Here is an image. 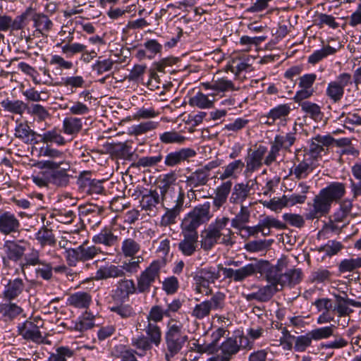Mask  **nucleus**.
<instances>
[{"instance_id": "obj_48", "label": "nucleus", "mask_w": 361, "mask_h": 361, "mask_svg": "<svg viewBox=\"0 0 361 361\" xmlns=\"http://www.w3.org/2000/svg\"><path fill=\"white\" fill-rule=\"evenodd\" d=\"M249 194L243 183H236L233 188L229 201L233 204H242L247 199Z\"/></svg>"}, {"instance_id": "obj_31", "label": "nucleus", "mask_w": 361, "mask_h": 361, "mask_svg": "<svg viewBox=\"0 0 361 361\" xmlns=\"http://www.w3.org/2000/svg\"><path fill=\"white\" fill-rule=\"evenodd\" d=\"M147 192L142 195L140 204L142 209L145 211L152 212L160 203V195L157 190L145 189Z\"/></svg>"}, {"instance_id": "obj_4", "label": "nucleus", "mask_w": 361, "mask_h": 361, "mask_svg": "<svg viewBox=\"0 0 361 361\" xmlns=\"http://www.w3.org/2000/svg\"><path fill=\"white\" fill-rule=\"evenodd\" d=\"M248 336L241 334L238 336L227 338L219 347V353L209 357L206 361H231L240 352V349L250 350L253 341Z\"/></svg>"}, {"instance_id": "obj_61", "label": "nucleus", "mask_w": 361, "mask_h": 361, "mask_svg": "<svg viewBox=\"0 0 361 361\" xmlns=\"http://www.w3.org/2000/svg\"><path fill=\"white\" fill-rule=\"evenodd\" d=\"M74 351L68 346H60L50 355L48 361H67V358L72 357Z\"/></svg>"}, {"instance_id": "obj_33", "label": "nucleus", "mask_w": 361, "mask_h": 361, "mask_svg": "<svg viewBox=\"0 0 361 361\" xmlns=\"http://www.w3.org/2000/svg\"><path fill=\"white\" fill-rule=\"evenodd\" d=\"M34 27L36 28L35 32L42 35V36L47 37L49 32L53 26L52 21L47 16L43 13H37L32 18Z\"/></svg>"}, {"instance_id": "obj_64", "label": "nucleus", "mask_w": 361, "mask_h": 361, "mask_svg": "<svg viewBox=\"0 0 361 361\" xmlns=\"http://www.w3.org/2000/svg\"><path fill=\"white\" fill-rule=\"evenodd\" d=\"M113 152L118 157L125 159H131L133 154L132 147L128 142L115 145L113 147Z\"/></svg>"}, {"instance_id": "obj_53", "label": "nucleus", "mask_w": 361, "mask_h": 361, "mask_svg": "<svg viewBox=\"0 0 361 361\" xmlns=\"http://www.w3.org/2000/svg\"><path fill=\"white\" fill-rule=\"evenodd\" d=\"M361 267V257L344 259L338 265L340 274L354 271Z\"/></svg>"}, {"instance_id": "obj_13", "label": "nucleus", "mask_w": 361, "mask_h": 361, "mask_svg": "<svg viewBox=\"0 0 361 361\" xmlns=\"http://www.w3.org/2000/svg\"><path fill=\"white\" fill-rule=\"evenodd\" d=\"M29 246V243L25 240H8L4 244V252L6 258L12 262L20 261Z\"/></svg>"}, {"instance_id": "obj_36", "label": "nucleus", "mask_w": 361, "mask_h": 361, "mask_svg": "<svg viewBox=\"0 0 361 361\" xmlns=\"http://www.w3.org/2000/svg\"><path fill=\"white\" fill-rule=\"evenodd\" d=\"M19 334L22 335L23 338L35 342H37L42 338V334L39 327L32 322L24 323L23 326L19 329Z\"/></svg>"}, {"instance_id": "obj_10", "label": "nucleus", "mask_w": 361, "mask_h": 361, "mask_svg": "<svg viewBox=\"0 0 361 361\" xmlns=\"http://www.w3.org/2000/svg\"><path fill=\"white\" fill-rule=\"evenodd\" d=\"M102 252L101 249L95 245H88L87 242L75 248H69L66 250V259L70 266H75L79 261L87 262L94 258Z\"/></svg>"}, {"instance_id": "obj_49", "label": "nucleus", "mask_w": 361, "mask_h": 361, "mask_svg": "<svg viewBox=\"0 0 361 361\" xmlns=\"http://www.w3.org/2000/svg\"><path fill=\"white\" fill-rule=\"evenodd\" d=\"M81 118L76 117H67L63 121V130L64 133L73 135L78 133L82 129Z\"/></svg>"}, {"instance_id": "obj_30", "label": "nucleus", "mask_w": 361, "mask_h": 361, "mask_svg": "<svg viewBox=\"0 0 361 361\" xmlns=\"http://www.w3.org/2000/svg\"><path fill=\"white\" fill-rule=\"evenodd\" d=\"M24 288L25 284L23 279L20 278L10 279L5 286L4 296L9 300H13L23 293Z\"/></svg>"}, {"instance_id": "obj_42", "label": "nucleus", "mask_w": 361, "mask_h": 361, "mask_svg": "<svg viewBox=\"0 0 361 361\" xmlns=\"http://www.w3.org/2000/svg\"><path fill=\"white\" fill-rule=\"evenodd\" d=\"M49 110V108L44 107L39 104H31L27 105V113L37 122H42L51 118Z\"/></svg>"}, {"instance_id": "obj_25", "label": "nucleus", "mask_w": 361, "mask_h": 361, "mask_svg": "<svg viewBox=\"0 0 361 361\" xmlns=\"http://www.w3.org/2000/svg\"><path fill=\"white\" fill-rule=\"evenodd\" d=\"M92 241L95 244H102L111 247L118 243V236L115 235L111 227H104L99 233L92 237Z\"/></svg>"}, {"instance_id": "obj_55", "label": "nucleus", "mask_w": 361, "mask_h": 361, "mask_svg": "<svg viewBox=\"0 0 361 361\" xmlns=\"http://www.w3.org/2000/svg\"><path fill=\"white\" fill-rule=\"evenodd\" d=\"M336 49L327 45L319 50L314 51L309 57L308 62L311 64H316L323 59L336 52Z\"/></svg>"}, {"instance_id": "obj_38", "label": "nucleus", "mask_w": 361, "mask_h": 361, "mask_svg": "<svg viewBox=\"0 0 361 361\" xmlns=\"http://www.w3.org/2000/svg\"><path fill=\"white\" fill-rule=\"evenodd\" d=\"M93 173L91 171H82L78 178L77 184L80 192L87 194L91 192L97 179L92 178Z\"/></svg>"}, {"instance_id": "obj_12", "label": "nucleus", "mask_w": 361, "mask_h": 361, "mask_svg": "<svg viewBox=\"0 0 361 361\" xmlns=\"http://www.w3.org/2000/svg\"><path fill=\"white\" fill-rule=\"evenodd\" d=\"M196 152L192 148L183 147L169 152L164 157V165L166 167L178 166L185 162H189L191 158L196 156Z\"/></svg>"}, {"instance_id": "obj_40", "label": "nucleus", "mask_w": 361, "mask_h": 361, "mask_svg": "<svg viewBox=\"0 0 361 361\" xmlns=\"http://www.w3.org/2000/svg\"><path fill=\"white\" fill-rule=\"evenodd\" d=\"M0 104L4 111L19 115H23L27 111L28 105L21 100H11L8 98L3 100Z\"/></svg>"}, {"instance_id": "obj_46", "label": "nucleus", "mask_w": 361, "mask_h": 361, "mask_svg": "<svg viewBox=\"0 0 361 361\" xmlns=\"http://www.w3.org/2000/svg\"><path fill=\"white\" fill-rule=\"evenodd\" d=\"M140 243L134 238L124 239L121 245V252L126 257H134L140 250Z\"/></svg>"}, {"instance_id": "obj_56", "label": "nucleus", "mask_w": 361, "mask_h": 361, "mask_svg": "<svg viewBox=\"0 0 361 361\" xmlns=\"http://www.w3.org/2000/svg\"><path fill=\"white\" fill-rule=\"evenodd\" d=\"M294 341V350L295 352L302 353L312 345L313 339L312 338L310 332L308 331L304 335L295 336Z\"/></svg>"}, {"instance_id": "obj_1", "label": "nucleus", "mask_w": 361, "mask_h": 361, "mask_svg": "<svg viewBox=\"0 0 361 361\" xmlns=\"http://www.w3.org/2000/svg\"><path fill=\"white\" fill-rule=\"evenodd\" d=\"M210 208L209 202L198 204L183 219L180 228L183 238L179 242L178 247L184 256H192L196 252L198 242L197 228L212 218Z\"/></svg>"}, {"instance_id": "obj_18", "label": "nucleus", "mask_w": 361, "mask_h": 361, "mask_svg": "<svg viewBox=\"0 0 361 361\" xmlns=\"http://www.w3.org/2000/svg\"><path fill=\"white\" fill-rule=\"evenodd\" d=\"M138 294L135 283L133 279H121L116 284V288L113 290L112 297L114 300H126L129 296Z\"/></svg>"}, {"instance_id": "obj_26", "label": "nucleus", "mask_w": 361, "mask_h": 361, "mask_svg": "<svg viewBox=\"0 0 361 361\" xmlns=\"http://www.w3.org/2000/svg\"><path fill=\"white\" fill-rule=\"evenodd\" d=\"M279 290V288L269 284L260 288L257 292L248 294L246 296V299L248 301L255 300L261 302H268L271 300L274 293Z\"/></svg>"}, {"instance_id": "obj_29", "label": "nucleus", "mask_w": 361, "mask_h": 361, "mask_svg": "<svg viewBox=\"0 0 361 361\" xmlns=\"http://www.w3.org/2000/svg\"><path fill=\"white\" fill-rule=\"evenodd\" d=\"M215 96L216 94H204L199 91L189 99L188 104L191 106H197L200 109H210L213 107Z\"/></svg>"}, {"instance_id": "obj_52", "label": "nucleus", "mask_w": 361, "mask_h": 361, "mask_svg": "<svg viewBox=\"0 0 361 361\" xmlns=\"http://www.w3.org/2000/svg\"><path fill=\"white\" fill-rule=\"evenodd\" d=\"M113 355L121 358V361H138L136 357V352L132 348H127L125 345H116L113 351Z\"/></svg>"}, {"instance_id": "obj_23", "label": "nucleus", "mask_w": 361, "mask_h": 361, "mask_svg": "<svg viewBox=\"0 0 361 361\" xmlns=\"http://www.w3.org/2000/svg\"><path fill=\"white\" fill-rule=\"evenodd\" d=\"M209 180V174H207V171L198 169L187 176L185 182L186 185L190 188L189 192L194 193V188L207 185Z\"/></svg>"}, {"instance_id": "obj_35", "label": "nucleus", "mask_w": 361, "mask_h": 361, "mask_svg": "<svg viewBox=\"0 0 361 361\" xmlns=\"http://www.w3.org/2000/svg\"><path fill=\"white\" fill-rule=\"evenodd\" d=\"M35 238L42 247H53L56 243V239L53 231L44 225L35 234Z\"/></svg>"}, {"instance_id": "obj_60", "label": "nucleus", "mask_w": 361, "mask_h": 361, "mask_svg": "<svg viewBox=\"0 0 361 361\" xmlns=\"http://www.w3.org/2000/svg\"><path fill=\"white\" fill-rule=\"evenodd\" d=\"M3 317L12 320L23 312V309L15 303L3 304L0 307Z\"/></svg>"}, {"instance_id": "obj_37", "label": "nucleus", "mask_w": 361, "mask_h": 361, "mask_svg": "<svg viewBox=\"0 0 361 361\" xmlns=\"http://www.w3.org/2000/svg\"><path fill=\"white\" fill-rule=\"evenodd\" d=\"M245 167V163L241 159L235 160L224 166V172L220 174L219 179L225 180L229 178H236Z\"/></svg>"}, {"instance_id": "obj_8", "label": "nucleus", "mask_w": 361, "mask_h": 361, "mask_svg": "<svg viewBox=\"0 0 361 361\" xmlns=\"http://www.w3.org/2000/svg\"><path fill=\"white\" fill-rule=\"evenodd\" d=\"M219 278V271L214 267L202 268L192 276L194 290L197 293H204L209 296L212 294L210 284L214 283Z\"/></svg>"}, {"instance_id": "obj_43", "label": "nucleus", "mask_w": 361, "mask_h": 361, "mask_svg": "<svg viewBox=\"0 0 361 361\" xmlns=\"http://www.w3.org/2000/svg\"><path fill=\"white\" fill-rule=\"evenodd\" d=\"M250 212L247 207L241 205L240 212L231 220V226L239 231H243L250 221Z\"/></svg>"}, {"instance_id": "obj_21", "label": "nucleus", "mask_w": 361, "mask_h": 361, "mask_svg": "<svg viewBox=\"0 0 361 361\" xmlns=\"http://www.w3.org/2000/svg\"><path fill=\"white\" fill-rule=\"evenodd\" d=\"M221 235L222 233H219L212 226H208L200 235L202 248L205 251L212 250L216 244L219 243Z\"/></svg>"}, {"instance_id": "obj_16", "label": "nucleus", "mask_w": 361, "mask_h": 361, "mask_svg": "<svg viewBox=\"0 0 361 361\" xmlns=\"http://www.w3.org/2000/svg\"><path fill=\"white\" fill-rule=\"evenodd\" d=\"M267 152V147L262 145L256 147L254 150L249 149L245 158L246 172L252 173L260 169L264 164L263 159Z\"/></svg>"}, {"instance_id": "obj_57", "label": "nucleus", "mask_w": 361, "mask_h": 361, "mask_svg": "<svg viewBox=\"0 0 361 361\" xmlns=\"http://www.w3.org/2000/svg\"><path fill=\"white\" fill-rule=\"evenodd\" d=\"M344 247L343 245L338 241L330 240L328 242L317 248L319 252H324L328 257L337 255Z\"/></svg>"}, {"instance_id": "obj_28", "label": "nucleus", "mask_w": 361, "mask_h": 361, "mask_svg": "<svg viewBox=\"0 0 361 361\" xmlns=\"http://www.w3.org/2000/svg\"><path fill=\"white\" fill-rule=\"evenodd\" d=\"M131 345L134 348L133 350L136 352V355L140 357L146 356L148 353L151 352L153 347V344L142 334L133 337L131 340Z\"/></svg>"}, {"instance_id": "obj_24", "label": "nucleus", "mask_w": 361, "mask_h": 361, "mask_svg": "<svg viewBox=\"0 0 361 361\" xmlns=\"http://www.w3.org/2000/svg\"><path fill=\"white\" fill-rule=\"evenodd\" d=\"M14 135L16 138L21 140L25 144L32 145L38 143V141L36 140L35 138L37 135V133L30 129V126L26 123L17 124Z\"/></svg>"}, {"instance_id": "obj_34", "label": "nucleus", "mask_w": 361, "mask_h": 361, "mask_svg": "<svg viewBox=\"0 0 361 361\" xmlns=\"http://www.w3.org/2000/svg\"><path fill=\"white\" fill-rule=\"evenodd\" d=\"M37 135L40 137L39 142L47 144H56L58 146H63L66 144L65 138L61 135V131L58 128H53L50 130H47L42 135Z\"/></svg>"}, {"instance_id": "obj_45", "label": "nucleus", "mask_w": 361, "mask_h": 361, "mask_svg": "<svg viewBox=\"0 0 361 361\" xmlns=\"http://www.w3.org/2000/svg\"><path fill=\"white\" fill-rule=\"evenodd\" d=\"M260 259L250 263L237 269V282L243 281L247 277L260 273Z\"/></svg>"}, {"instance_id": "obj_51", "label": "nucleus", "mask_w": 361, "mask_h": 361, "mask_svg": "<svg viewBox=\"0 0 361 361\" xmlns=\"http://www.w3.org/2000/svg\"><path fill=\"white\" fill-rule=\"evenodd\" d=\"M111 312L116 313L122 319H128L135 315V312L133 307L129 304H114L109 306Z\"/></svg>"}, {"instance_id": "obj_7", "label": "nucleus", "mask_w": 361, "mask_h": 361, "mask_svg": "<svg viewBox=\"0 0 361 361\" xmlns=\"http://www.w3.org/2000/svg\"><path fill=\"white\" fill-rule=\"evenodd\" d=\"M165 306L161 305H154L150 308L147 315V323L157 324L163 321L164 317L169 318V320L176 319L173 316L178 313L181 309L183 300L179 298H173L169 300L166 298H164Z\"/></svg>"}, {"instance_id": "obj_63", "label": "nucleus", "mask_w": 361, "mask_h": 361, "mask_svg": "<svg viewBox=\"0 0 361 361\" xmlns=\"http://www.w3.org/2000/svg\"><path fill=\"white\" fill-rule=\"evenodd\" d=\"M210 300H206L211 310H222L225 307L226 295L220 291L212 294Z\"/></svg>"}, {"instance_id": "obj_27", "label": "nucleus", "mask_w": 361, "mask_h": 361, "mask_svg": "<svg viewBox=\"0 0 361 361\" xmlns=\"http://www.w3.org/2000/svg\"><path fill=\"white\" fill-rule=\"evenodd\" d=\"M232 185L233 183L231 180H226L216 188L215 190V197L213 200V205L216 209H219L226 202Z\"/></svg>"}, {"instance_id": "obj_9", "label": "nucleus", "mask_w": 361, "mask_h": 361, "mask_svg": "<svg viewBox=\"0 0 361 361\" xmlns=\"http://www.w3.org/2000/svg\"><path fill=\"white\" fill-rule=\"evenodd\" d=\"M161 262L154 260L150 264L137 276V284L138 294H147L150 292L152 287L157 280L159 279L161 269Z\"/></svg>"}, {"instance_id": "obj_54", "label": "nucleus", "mask_w": 361, "mask_h": 361, "mask_svg": "<svg viewBox=\"0 0 361 361\" xmlns=\"http://www.w3.org/2000/svg\"><path fill=\"white\" fill-rule=\"evenodd\" d=\"M186 137L175 130L166 131L159 135V140L164 144H183Z\"/></svg>"}, {"instance_id": "obj_50", "label": "nucleus", "mask_w": 361, "mask_h": 361, "mask_svg": "<svg viewBox=\"0 0 361 361\" xmlns=\"http://www.w3.org/2000/svg\"><path fill=\"white\" fill-rule=\"evenodd\" d=\"M300 106L301 107V110L315 121L322 119L323 114L318 104L309 101H305L300 103Z\"/></svg>"}, {"instance_id": "obj_47", "label": "nucleus", "mask_w": 361, "mask_h": 361, "mask_svg": "<svg viewBox=\"0 0 361 361\" xmlns=\"http://www.w3.org/2000/svg\"><path fill=\"white\" fill-rule=\"evenodd\" d=\"M337 327L334 324L329 326L318 327L310 331L313 341H317L323 339H327L334 336V331Z\"/></svg>"}, {"instance_id": "obj_32", "label": "nucleus", "mask_w": 361, "mask_h": 361, "mask_svg": "<svg viewBox=\"0 0 361 361\" xmlns=\"http://www.w3.org/2000/svg\"><path fill=\"white\" fill-rule=\"evenodd\" d=\"M123 276H125V272L121 267L114 264L102 266L96 272V279L99 280Z\"/></svg>"}, {"instance_id": "obj_17", "label": "nucleus", "mask_w": 361, "mask_h": 361, "mask_svg": "<svg viewBox=\"0 0 361 361\" xmlns=\"http://www.w3.org/2000/svg\"><path fill=\"white\" fill-rule=\"evenodd\" d=\"M361 308V302L356 301L348 297L346 293L341 295H335V305L334 310L338 313V317L349 316L353 312V310L348 306Z\"/></svg>"}, {"instance_id": "obj_59", "label": "nucleus", "mask_w": 361, "mask_h": 361, "mask_svg": "<svg viewBox=\"0 0 361 361\" xmlns=\"http://www.w3.org/2000/svg\"><path fill=\"white\" fill-rule=\"evenodd\" d=\"M302 277L300 269H290L285 270L283 274L284 286L286 285L294 286L299 283Z\"/></svg>"}, {"instance_id": "obj_62", "label": "nucleus", "mask_w": 361, "mask_h": 361, "mask_svg": "<svg viewBox=\"0 0 361 361\" xmlns=\"http://www.w3.org/2000/svg\"><path fill=\"white\" fill-rule=\"evenodd\" d=\"M164 158L161 152H158L155 155L146 156L140 157L136 164L138 167H153L160 163Z\"/></svg>"}, {"instance_id": "obj_5", "label": "nucleus", "mask_w": 361, "mask_h": 361, "mask_svg": "<svg viewBox=\"0 0 361 361\" xmlns=\"http://www.w3.org/2000/svg\"><path fill=\"white\" fill-rule=\"evenodd\" d=\"M36 166L39 169H47L51 184L56 187H66L72 178V175L68 173L71 165L65 160H42L38 161Z\"/></svg>"}, {"instance_id": "obj_2", "label": "nucleus", "mask_w": 361, "mask_h": 361, "mask_svg": "<svg viewBox=\"0 0 361 361\" xmlns=\"http://www.w3.org/2000/svg\"><path fill=\"white\" fill-rule=\"evenodd\" d=\"M345 194V185L341 182H332L320 190L318 195L308 203L309 208L305 214L307 220L319 219L326 216L331 211L334 202H340Z\"/></svg>"}, {"instance_id": "obj_44", "label": "nucleus", "mask_w": 361, "mask_h": 361, "mask_svg": "<svg viewBox=\"0 0 361 361\" xmlns=\"http://www.w3.org/2000/svg\"><path fill=\"white\" fill-rule=\"evenodd\" d=\"M145 336L150 341V342L156 347H159L161 343V329L154 323H147L145 329Z\"/></svg>"}, {"instance_id": "obj_3", "label": "nucleus", "mask_w": 361, "mask_h": 361, "mask_svg": "<svg viewBox=\"0 0 361 361\" xmlns=\"http://www.w3.org/2000/svg\"><path fill=\"white\" fill-rule=\"evenodd\" d=\"M188 340L183 330V324L177 319L168 320L164 335L165 345L164 357L166 361L178 355Z\"/></svg>"}, {"instance_id": "obj_11", "label": "nucleus", "mask_w": 361, "mask_h": 361, "mask_svg": "<svg viewBox=\"0 0 361 361\" xmlns=\"http://www.w3.org/2000/svg\"><path fill=\"white\" fill-rule=\"evenodd\" d=\"M352 82V75L350 73L339 74L335 80L328 83L325 91L326 96L334 103L339 102L344 95L345 87Z\"/></svg>"}, {"instance_id": "obj_41", "label": "nucleus", "mask_w": 361, "mask_h": 361, "mask_svg": "<svg viewBox=\"0 0 361 361\" xmlns=\"http://www.w3.org/2000/svg\"><path fill=\"white\" fill-rule=\"evenodd\" d=\"M177 180L176 174L174 171H171L168 173L164 174L162 178L159 181L158 188L159 189V195H165L174 192L175 188L173 185Z\"/></svg>"}, {"instance_id": "obj_6", "label": "nucleus", "mask_w": 361, "mask_h": 361, "mask_svg": "<svg viewBox=\"0 0 361 361\" xmlns=\"http://www.w3.org/2000/svg\"><path fill=\"white\" fill-rule=\"evenodd\" d=\"M288 260L286 256L279 259L275 265L269 263L267 260L260 259L261 276H264L265 279L271 285L279 288L280 290L284 287L283 274L287 269Z\"/></svg>"}, {"instance_id": "obj_19", "label": "nucleus", "mask_w": 361, "mask_h": 361, "mask_svg": "<svg viewBox=\"0 0 361 361\" xmlns=\"http://www.w3.org/2000/svg\"><path fill=\"white\" fill-rule=\"evenodd\" d=\"M300 152V149H298L295 152V159L298 162V164L291 170V173L293 174L295 178L298 180L306 178L309 173H311L316 167L314 161L305 156H304L303 159L300 161L298 154Z\"/></svg>"}, {"instance_id": "obj_14", "label": "nucleus", "mask_w": 361, "mask_h": 361, "mask_svg": "<svg viewBox=\"0 0 361 361\" xmlns=\"http://www.w3.org/2000/svg\"><path fill=\"white\" fill-rule=\"evenodd\" d=\"M185 200V193L180 189L177 197L174 200L175 204L171 207H164L166 212L161 216V225L167 226L176 223L177 216L180 214L183 209V203Z\"/></svg>"}, {"instance_id": "obj_39", "label": "nucleus", "mask_w": 361, "mask_h": 361, "mask_svg": "<svg viewBox=\"0 0 361 361\" xmlns=\"http://www.w3.org/2000/svg\"><path fill=\"white\" fill-rule=\"evenodd\" d=\"M68 302L76 308H87L92 302V297L86 292H76L70 295Z\"/></svg>"}, {"instance_id": "obj_15", "label": "nucleus", "mask_w": 361, "mask_h": 361, "mask_svg": "<svg viewBox=\"0 0 361 361\" xmlns=\"http://www.w3.org/2000/svg\"><path fill=\"white\" fill-rule=\"evenodd\" d=\"M20 223L17 216L8 211H0V233L3 235H10L19 233Z\"/></svg>"}, {"instance_id": "obj_58", "label": "nucleus", "mask_w": 361, "mask_h": 361, "mask_svg": "<svg viewBox=\"0 0 361 361\" xmlns=\"http://www.w3.org/2000/svg\"><path fill=\"white\" fill-rule=\"evenodd\" d=\"M296 140L295 134L293 133H286L285 135H276L274 142L281 149L290 152V148Z\"/></svg>"}, {"instance_id": "obj_20", "label": "nucleus", "mask_w": 361, "mask_h": 361, "mask_svg": "<svg viewBox=\"0 0 361 361\" xmlns=\"http://www.w3.org/2000/svg\"><path fill=\"white\" fill-rule=\"evenodd\" d=\"M291 110L292 109L289 104H279L271 109L267 114L264 116L267 118V120L264 121V123L268 126H272L277 120L286 121Z\"/></svg>"}, {"instance_id": "obj_22", "label": "nucleus", "mask_w": 361, "mask_h": 361, "mask_svg": "<svg viewBox=\"0 0 361 361\" xmlns=\"http://www.w3.org/2000/svg\"><path fill=\"white\" fill-rule=\"evenodd\" d=\"M202 87L206 90L215 91L213 94L217 95L219 93L235 90L233 82L225 78L213 79L210 82L202 83Z\"/></svg>"}]
</instances>
